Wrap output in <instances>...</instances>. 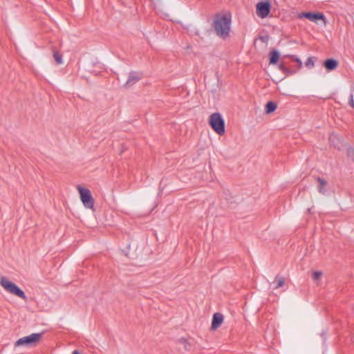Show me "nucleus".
<instances>
[{
  "mask_svg": "<svg viewBox=\"0 0 354 354\" xmlns=\"http://www.w3.org/2000/svg\"><path fill=\"white\" fill-rule=\"evenodd\" d=\"M41 337V333H32L28 336L23 337L15 343V346H33L40 341Z\"/></svg>",
  "mask_w": 354,
  "mask_h": 354,
  "instance_id": "nucleus-5",
  "label": "nucleus"
},
{
  "mask_svg": "<svg viewBox=\"0 0 354 354\" xmlns=\"http://www.w3.org/2000/svg\"><path fill=\"white\" fill-rule=\"evenodd\" d=\"M323 273L322 271H314L312 274V277L313 281L317 285H319V281L321 279Z\"/></svg>",
  "mask_w": 354,
  "mask_h": 354,
  "instance_id": "nucleus-16",
  "label": "nucleus"
},
{
  "mask_svg": "<svg viewBox=\"0 0 354 354\" xmlns=\"http://www.w3.org/2000/svg\"><path fill=\"white\" fill-rule=\"evenodd\" d=\"M324 66L327 70L333 71L337 67L338 62L335 59H328L324 62Z\"/></svg>",
  "mask_w": 354,
  "mask_h": 354,
  "instance_id": "nucleus-12",
  "label": "nucleus"
},
{
  "mask_svg": "<svg viewBox=\"0 0 354 354\" xmlns=\"http://www.w3.org/2000/svg\"><path fill=\"white\" fill-rule=\"evenodd\" d=\"M291 58L292 60H294V61L297 62V63H298L299 68L301 67L302 62L299 58L296 57L295 56H292Z\"/></svg>",
  "mask_w": 354,
  "mask_h": 354,
  "instance_id": "nucleus-20",
  "label": "nucleus"
},
{
  "mask_svg": "<svg viewBox=\"0 0 354 354\" xmlns=\"http://www.w3.org/2000/svg\"><path fill=\"white\" fill-rule=\"evenodd\" d=\"M276 285L274 288H278L283 286L285 283V279L283 277H277L275 279Z\"/></svg>",
  "mask_w": 354,
  "mask_h": 354,
  "instance_id": "nucleus-17",
  "label": "nucleus"
},
{
  "mask_svg": "<svg viewBox=\"0 0 354 354\" xmlns=\"http://www.w3.org/2000/svg\"><path fill=\"white\" fill-rule=\"evenodd\" d=\"M315 65L313 57H308L307 61L306 62V66L308 68L313 67Z\"/></svg>",
  "mask_w": 354,
  "mask_h": 354,
  "instance_id": "nucleus-19",
  "label": "nucleus"
},
{
  "mask_svg": "<svg viewBox=\"0 0 354 354\" xmlns=\"http://www.w3.org/2000/svg\"><path fill=\"white\" fill-rule=\"evenodd\" d=\"M348 155L350 156L352 160L354 161V149L351 148L348 151Z\"/></svg>",
  "mask_w": 354,
  "mask_h": 354,
  "instance_id": "nucleus-21",
  "label": "nucleus"
},
{
  "mask_svg": "<svg viewBox=\"0 0 354 354\" xmlns=\"http://www.w3.org/2000/svg\"><path fill=\"white\" fill-rule=\"evenodd\" d=\"M299 18L305 17L311 21L317 22L318 20H322L324 26L326 25V20L325 16L322 13H314V12H301L299 15Z\"/></svg>",
  "mask_w": 354,
  "mask_h": 354,
  "instance_id": "nucleus-6",
  "label": "nucleus"
},
{
  "mask_svg": "<svg viewBox=\"0 0 354 354\" xmlns=\"http://www.w3.org/2000/svg\"><path fill=\"white\" fill-rule=\"evenodd\" d=\"M178 349H183L184 351H190L192 348L191 344L185 338H180L176 342Z\"/></svg>",
  "mask_w": 354,
  "mask_h": 354,
  "instance_id": "nucleus-10",
  "label": "nucleus"
},
{
  "mask_svg": "<svg viewBox=\"0 0 354 354\" xmlns=\"http://www.w3.org/2000/svg\"><path fill=\"white\" fill-rule=\"evenodd\" d=\"M280 68H281V70H283V71H284V70H285V67L283 66V65H281V66H280Z\"/></svg>",
  "mask_w": 354,
  "mask_h": 354,
  "instance_id": "nucleus-23",
  "label": "nucleus"
},
{
  "mask_svg": "<svg viewBox=\"0 0 354 354\" xmlns=\"http://www.w3.org/2000/svg\"><path fill=\"white\" fill-rule=\"evenodd\" d=\"M0 284L8 292L22 299L26 300V296L24 292L21 290L16 284L9 281L6 277H1Z\"/></svg>",
  "mask_w": 354,
  "mask_h": 354,
  "instance_id": "nucleus-3",
  "label": "nucleus"
},
{
  "mask_svg": "<svg viewBox=\"0 0 354 354\" xmlns=\"http://www.w3.org/2000/svg\"><path fill=\"white\" fill-rule=\"evenodd\" d=\"M340 138H339L338 135L335 133L331 134L329 138V142L333 145H335V143L338 142Z\"/></svg>",
  "mask_w": 354,
  "mask_h": 354,
  "instance_id": "nucleus-18",
  "label": "nucleus"
},
{
  "mask_svg": "<svg viewBox=\"0 0 354 354\" xmlns=\"http://www.w3.org/2000/svg\"><path fill=\"white\" fill-rule=\"evenodd\" d=\"M77 189L80 194L81 201L85 207L88 209H93L94 199L92 197L91 193L88 189L84 188L83 187L78 185Z\"/></svg>",
  "mask_w": 354,
  "mask_h": 354,
  "instance_id": "nucleus-4",
  "label": "nucleus"
},
{
  "mask_svg": "<svg viewBox=\"0 0 354 354\" xmlns=\"http://www.w3.org/2000/svg\"><path fill=\"white\" fill-rule=\"evenodd\" d=\"M270 11V4L268 1H261L257 4V15L263 19L266 17Z\"/></svg>",
  "mask_w": 354,
  "mask_h": 354,
  "instance_id": "nucleus-7",
  "label": "nucleus"
},
{
  "mask_svg": "<svg viewBox=\"0 0 354 354\" xmlns=\"http://www.w3.org/2000/svg\"><path fill=\"white\" fill-rule=\"evenodd\" d=\"M53 55L57 64H62L63 63L62 55L55 48H53Z\"/></svg>",
  "mask_w": 354,
  "mask_h": 354,
  "instance_id": "nucleus-13",
  "label": "nucleus"
},
{
  "mask_svg": "<svg viewBox=\"0 0 354 354\" xmlns=\"http://www.w3.org/2000/svg\"><path fill=\"white\" fill-rule=\"evenodd\" d=\"M72 354H80L77 351H74Z\"/></svg>",
  "mask_w": 354,
  "mask_h": 354,
  "instance_id": "nucleus-24",
  "label": "nucleus"
},
{
  "mask_svg": "<svg viewBox=\"0 0 354 354\" xmlns=\"http://www.w3.org/2000/svg\"><path fill=\"white\" fill-rule=\"evenodd\" d=\"M277 109V104L276 103L273 102H269L266 105V113L267 114L271 113L272 112L274 111Z\"/></svg>",
  "mask_w": 354,
  "mask_h": 354,
  "instance_id": "nucleus-14",
  "label": "nucleus"
},
{
  "mask_svg": "<svg viewBox=\"0 0 354 354\" xmlns=\"http://www.w3.org/2000/svg\"><path fill=\"white\" fill-rule=\"evenodd\" d=\"M142 74L141 73L131 72L129 75V78L125 84V86L127 87H130L134 85L138 81H140L142 79Z\"/></svg>",
  "mask_w": 354,
  "mask_h": 354,
  "instance_id": "nucleus-8",
  "label": "nucleus"
},
{
  "mask_svg": "<svg viewBox=\"0 0 354 354\" xmlns=\"http://www.w3.org/2000/svg\"><path fill=\"white\" fill-rule=\"evenodd\" d=\"M231 15L230 14H218L214 19V30L219 37L225 39L230 36L231 30Z\"/></svg>",
  "mask_w": 354,
  "mask_h": 354,
  "instance_id": "nucleus-1",
  "label": "nucleus"
},
{
  "mask_svg": "<svg viewBox=\"0 0 354 354\" xmlns=\"http://www.w3.org/2000/svg\"><path fill=\"white\" fill-rule=\"evenodd\" d=\"M223 321V316L220 313H215L213 316V319L212 322V329L216 330L222 324Z\"/></svg>",
  "mask_w": 354,
  "mask_h": 354,
  "instance_id": "nucleus-9",
  "label": "nucleus"
},
{
  "mask_svg": "<svg viewBox=\"0 0 354 354\" xmlns=\"http://www.w3.org/2000/svg\"><path fill=\"white\" fill-rule=\"evenodd\" d=\"M208 123L212 129L219 136L225 133V121L219 113H212L208 118Z\"/></svg>",
  "mask_w": 354,
  "mask_h": 354,
  "instance_id": "nucleus-2",
  "label": "nucleus"
},
{
  "mask_svg": "<svg viewBox=\"0 0 354 354\" xmlns=\"http://www.w3.org/2000/svg\"><path fill=\"white\" fill-rule=\"evenodd\" d=\"M317 181L319 183V185L317 186V190L318 192L322 194H324L327 192L326 186H327V182L324 178H322L320 177L317 178Z\"/></svg>",
  "mask_w": 354,
  "mask_h": 354,
  "instance_id": "nucleus-11",
  "label": "nucleus"
},
{
  "mask_svg": "<svg viewBox=\"0 0 354 354\" xmlns=\"http://www.w3.org/2000/svg\"><path fill=\"white\" fill-rule=\"evenodd\" d=\"M279 54L277 50L270 53V64H274L278 62Z\"/></svg>",
  "mask_w": 354,
  "mask_h": 354,
  "instance_id": "nucleus-15",
  "label": "nucleus"
},
{
  "mask_svg": "<svg viewBox=\"0 0 354 354\" xmlns=\"http://www.w3.org/2000/svg\"><path fill=\"white\" fill-rule=\"evenodd\" d=\"M350 104L354 108V100H353V95H351V96H350Z\"/></svg>",
  "mask_w": 354,
  "mask_h": 354,
  "instance_id": "nucleus-22",
  "label": "nucleus"
}]
</instances>
